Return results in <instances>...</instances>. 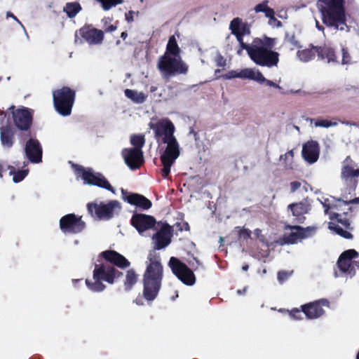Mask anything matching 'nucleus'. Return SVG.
Segmentation results:
<instances>
[{
    "instance_id": "1",
    "label": "nucleus",
    "mask_w": 359,
    "mask_h": 359,
    "mask_svg": "<svg viewBox=\"0 0 359 359\" xmlns=\"http://www.w3.org/2000/svg\"><path fill=\"white\" fill-rule=\"evenodd\" d=\"M100 255L106 262L95 264L93 275V282L88 279L86 280L87 287L90 290L97 292H102L106 288L102 281L113 284L116 278L122 276V273L117 270L114 265L125 269L130 264L125 257L114 250L104 251Z\"/></svg>"
},
{
    "instance_id": "2",
    "label": "nucleus",
    "mask_w": 359,
    "mask_h": 359,
    "mask_svg": "<svg viewBox=\"0 0 359 359\" xmlns=\"http://www.w3.org/2000/svg\"><path fill=\"white\" fill-rule=\"evenodd\" d=\"M149 127L154 132L157 141L167 144V147L161 156V161L163 166L161 170L162 176L167 178L170 168L180 156L179 144L174 136L175 126L168 118H161L156 123L150 122Z\"/></svg>"
},
{
    "instance_id": "3",
    "label": "nucleus",
    "mask_w": 359,
    "mask_h": 359,
    "mask_svg": "<svg viewBox=\"0 0 359 359\" xmlns=\"http://www.w3.org/2000/svg\"><path fill=\"white\" fill-rule=\"evenodd\" d=\"M147 268L143 275V297L148 302H153L160 291L163 276V266L159 255L155 250L149 252Z\"/></svg>"
},
{
    "instance_id": "4",
    "label": "nucleus",
    "mask_w": 359,
    "mask_h": 359,
    "mask_svg": "<svg viewBox=\"0 0 359 359\" xmlns=\"http://www.w3.org/2000/svg\"><path fill=\"white\" fill-rule=\"evenodd\" d=\"M317 6L323 23L327 27L340 30L347 27L344 0H318Z\"/></svg>"
},
{
    "instance_id": "5",
    "label": "nucleus",
    "mask_w": 359,
    "mask_h": 359,
    "mask_svg": "<svg viewBox=\"0 0 359 359\" xmlns=\"http://www.w3.org/2000/svg\"><path fill=\"white\" fill-rule=\"evenodd\" d=\"M250 58L257 65L271 68L277 66L278 53L273 51L262 40L255 39L250 44H243Z\"/></svg>"
},
{
    "instance_id": "6",
    "label": "nucleus",
    "mask_w": 359,
    "mask_h": 359,
    "mask_svg": "<svg viewBox=\"0 0 359 359\" xmlns=\"http://www.w3.org/2000/svg\"><path fill=\"white\" fill-rule=\"evenodd\" d=\"M157 67L163 78L168 79L175 75L185 74L188 66L180 55H163L158 59Z\"/></svg>"
},
{
    "instance_id": "7",
    "label": "nucleus",
    "mask_w": 359,
    "mask_h": 359,
    "mask_svg": "<svg viewBox=\"0 0 359 359\" xmlns=\"http://www.w3.org/2000/svg\"><path fill=\"white\" fill-rule=\"evenodd\" d=\"M53 104L55 110L62 116H67L71 114L74 102L75 92L68 87L53 92Z\"/></svg>"
},
{
    "instance_id": "8",
    "label": "nucleus",
    "mask_w": 359,
    "mask_h": 359,
    "mask_svg": "<svg viewBox=\"0 0 359 359\" xmlns=\"http://www.w3.org/2000/svg\"><path fill=\"white\" fill-rule=\"evenodd\" d=\"M87 208L93 217L101 220H109L119 213L121 205L118 201L112 200L107 203L104 202L88 203Z\"/></svg>"
},
{
    "instance_id": "9",
    "label": "nucleus",
    "mask_w": 359,
    "mask_h": 359,
    "mask_svg": "<svg viewBox=\"0 0 359 359\" xmlns=\"http://www.w3.org/2000/svg\"><path fill=\"white\" fill-rule=\"evenodd\" d=\"M74 171L76 177H81L83 180L84 184L97 186L115 194L114 188L111 186L107 180L101 173L95 172L91 168H85L79 165L75 166Z\"/></svg>"
},
{
    "instance_id": "10",
    "label": "nucleus",
    "mask_w": 359,
    "mask_h": 359,
    "mask_svg": "<svg viewBox=\"0 0 359 359\" xmlns=\"http://www.w3.org/2000/svg\"><path fill=\"white\" fill-rule=\"evenodd\" d=\"M169 266L172 273L185 285H193L196 278L193 271L180 259L172 257L169 261Z\"/></svg>"
},
{
    "instance_id": "11",
    "label": "nucleus",
    "mask_w": 359,
    "mask_h": 359,
    "mask_svg": "<svg viewBox=\"0 0 359 359\" xmlns=\"http://www.w3.org/2000/svg\"><path fill=\"white\" fill-rule=\"evenodd\" d=\"M358 257L355 250L344 251L339 257L337 264L341 271L352 277L355 275V268H359V262L354 260Z\"/></svg>"
},
{
    "instance_id": "12",
    "label": "nucleus",
    "mask_w": 359,
    "mask_h": 359,
    "mask_svg": "<svg viewBox=\"0 0 359 359\" xmlns=\"http://www.w3.org/2000/svg\"><path fill=\"white\" fill-rule=\"evenodd\" d=\"M12 118L15 126L23 131H27L29 130L33 121L34 111L32 109L21 107L14 109V107H12Z\"/></svg>"
},
{
    "instance_id": "13",
    "label": "nucleus",
    "mask_w": 359,
    "mask_h": 359,
    "mask_svg": "<svg viewBox=\"0 0 359 359\" xmlns=\"http://www.w3.org/2000/svg\"><path fill=\"white\" fill-rule=\"evenodd\" d=\"M60 226L65 233H78L85 229L86 224L81 217H76L74 214H69L60 219Z\"/></svg>"
},
{
    "instance_id": "14",
    "label": "nucleus",
    "mask_w": 359,
    "mask_h": 359,
    "mask_svg": "<svg viewBox=\"0 0 359 359\" xmlns=\"http://www.w3.org/2000/svg\"><path fill=\"white\" fill-rule=\"evenodd\" d=\"M130 223L140 235H144L145 231L155 226L156 220L153 216L149 215L135 213L132 216Z\"/></svg>"
},
{
    "instance_id": "15",
    "label": "nucleus",
    "mask_w": 359,
    "mask_h": 359,
    "mask_svg": "<svg viewBox=\"0 0 359 359\" xmlns=\"http://www.w3.org/2000/svg\"><path fill=\"white\" fill-rule=\"evenodd\" d=\"M122 156L127 165L132 170L138 168L144 161L143 152L139 148L124 149Z\"/></svg>"
},
{
    "instance_id": "16",
    "label": "nucleus",
    "mask_w": 359,
    "mask_h": 359,
    "mask_svg": "<svg viewBox=\"0 0 359 359\" xmlns=\"http://www.w3.org/2000/svg\"><path fill=\"white\" fill-rule=\"evenodd\" d=\"M330 219H336L337 221V224L334 222H330L329 224V228L331 230L334 231L337 234L345 238H352V234L350 232L343 229V227L348 228L350 226L349 221L346 218V215H341L339 213L333 212L331 213Z\"/></svg>"
},
{
    "instance_id": "17",
    "label": "nucleus",
    "mask_w": 359,
    "mask_h": 359,
    "mask_svg": "<svg viewBox=\"0 0 359 359\" xmlns=\"http://www.w3.org/2000/svg\"><path fill=\"white\" fill-rule=\"evenodd\" d=\"M25 154L27 158L34 163H39L42 160V147L38 140L30 138L25 144Z\"/></svg>"
},
{
    "instance_id": "18",
    "label": "nucleus",
    "mask_w": 359,
    "mask_h": 359,
    "mask_svg": "<svg viewBox=\"0 0 359 359\" xmlns=\"http://www.w3.org/2000/svg\"><path fill=\"white\" fill-rule=\"evenodd\" d=\"M172 237L170 226L168 224L162 226L161 229L154 234L152 239L155 250H161L168 246Z\"/></svg>"
},
{
    "instance_id": "19",
    "label": "nucleus",
    "mask_w": 359,
    "mask_h": 359,
    "mask_svg": "<svg viewBox=\"0 0 359 359\" xmlns=\"http://www.w3.org/2000/svg\"><path fill=\"white\" fill-rule=\"evenodd\" d=\"M352 163V160L350 156H347L344 161V165L341 168V178L347 184H350L353 187L357 184V180L355 178L359 177V169H355L350 163Z\"/></svg>"
},
{
    "instance_id": "20",
    "label": "nucleus",
    "mask_w": 359,
    "mask_h": 359,
    "mask_svg": "<svg viewBox=\"0 0 359 359\" xmlns=\"http://www.w3.org/2000/svg\"><path fill=\"white\" fill-rule=\"evenodd\" d=\"M292 232L285 236V241L289 244H294L299 241L308 238L314 233L315 229L313 227L303 228L299 226H291Z\"/></svg>"
},
{
    "instance_id": "21",
    "label": "nucleus",
    "mask_w": 359,
    "mask_h": 359,
    "mask_svg": "<svg viewBox=\"0 0 359 359\" xmlns=\"http://www.w3.org/2000/svg\"><path fill=\"white\" fill-rule=\"evenodd\" d=\"M121 193L123 194V198L125 201L131 205H135L142 210H148L152 205L151 201L142 195L138 194H129L126 196L127 191L123 189H121Z\"/></svg>"
},
{
    "instance_id": "22",
    "label": "nucleus",
    "mask_w": 359,
    "mask_h": 359,
    "mask_svg": "<svg viewBox=\"0 0 359 359\" xmlns=\"http://www.w3.org/2000/svg\"><path fill=\"white\" fill-rule=\"evenodd\" d=\"M229 29L231 31V34L235 35L237 41L243 48V44H246L243 42V36L250 34V27L247 24H243L241 20L239 18H233L229 25Z\"/></svg>"
},
{
    "instance_id": "23",
    "label": "nucleus",
    "mask_w": 359,
    "mask_h": 359,
    "mask_svg": "<svg viewBox=\"0 0 359 359\" xmlns=\"http://www.w3.org/2000/svg\"><path fill=\"white\" fill-rule=\"evenodd\" d=\"M302 156L310 164L317 161L319 157V145L317 142L310 141L303 145Z\"/></svg>"
},
{
    "instance_id": "24",
    "label": "nucleus",
    "mask_w": 359,
    "mask_h": 359,
    "mask_svg": "<svg viewBox=\"0 0 359 359\" xmlns=\"http://www.w3.org/2000/svg\"><path fill=\"white\" fill-rule=\"evenodd\" d=\"M82 38L89 44H99L103 40V32L97 29L82 27L79 30Z\"/></svg>"
},
{
    "instance_id": "25",
    "label": "nucleus",
    "mask_w": 359,
    "mask_h": 359,
    "mask_svg": "<svg viewBox=\"0 0 359 359\" xmlns=\"http://www.w3.org/2000/svg\"><path fill=\"white\" fill-rule=\"evenodd\" d=\"M0 139L4 147L11 148L13 147L15 142L14 130L10 125L1 126Z\"/></svg>"
},
{
    "instance_id": "26",
    "label": "nucleus",
    "mask_w": 359,
    "mask_h": 359,
    "mask_svg": "<svg viewBox=\"0 0 359 359\" xmlns=\"http://www.w3.org/2000/svg\"><path fill=\"white\" fill-rule=\"evenodd\" d=\"M302 309L308 319L318 318L324 313L323 309L319 305L318 302L303 305L302 306Z\"/></svg>"
},
{
    "instance_id": "27",
    "label": "nucleus",
    "mask_w": 359,
    "mask_h": 359,
    "mask_svg": "<svg viewBox=\"0 0 359 359\" xmlns=\"http://www.w3.org/2000/svg\"><path fill=\"white\" fill-rule=\"evenodd\" d=\"M251 80H253L259 84H264L266 86L278 89L280 94L287 93V92H285V90L278 84L274 83L271 80L266 79L264 76V75L258 69L255 68H253Z\"/></svg>"
},
{
    "instance_id": "28",
    "label": "nucleus",
    "mask_w": 359,
    "mask_h": 359,
    "mask_svg": "<svg viewBox=\"0 0 359 359\" xmlns=\"http://www.w3.org/2000/svg\"><path fill=\"white\" fill-rule=\"evenodd\" d=\"M318 53V46L310 45L309 47L299 50L297 57L302 62H308L313 60Z\"/></svg>"
},
{
    "instance_id": "29",
    "label": "nucleus",
    "mask_w": 359,
    "mask_h": 359,
    "mask_svg": "<svg viewBox=\"0 0 359 359\" xmlns=\"http://www.w3.org/2000/svg\"><path fill=\"white\" fill-rule=\"evenodd\" d=\"M253 68H245L241 71L232 70L223 75L225 79H231L235 78L247 79L251 80Z\"/></svg>"
},
{
    "instance_id": "30",
    "label": "nucleus",
    "mask_w": 359,
    "mask_h": 359,
    "mask_svg": "<svg viewBox=\"0 0 359 359\" xmlns=\"http://www.w3.org/2000/svg\"><path fill=\"white\" fill-rule=\"evenodd\" d=\"M124 94L127 98L130 99L135 104H138L144 103L147 98V95L135 90L126 89Z\"/></svg>"
},
{
    "instance_id": "31",
    "label": "nucleus",
    "mask_w": 359,
    "mask_h": 359,
    "mask_svg": "<svg viewBox=\"0 0 359 359\" xmlns=\"http://www.w3.org/2000/svg\"><path fill=\"white\" fill-rule=\"evenodd\" d=\"M318 57L321 60H327V62H335L336 56L332 48L327 46H318Z\"/></svg>"
},
{
    "instance_id": "32",
    "label": "nucleus",
    "mask_w": 359,
    "mask_h": 359,
    "mask_svg": "<svg viewBox=\"0 0 359 359\" xmlns=\"http://www.w3.org/2000/svg\"><path fill=\"white\" fill-rule=\"evenodd\" d=\"M307 121H309L311 123H313L314 126L316 128H328L330 127L337 126L338 125L337 119L333 118L331 120L328 119H313L311 118H307Z\"/></svg>"
},
{
    "instance_id": "33",
    "label": "nucleus",
    "mask_w": 359,
    "mask_h": 359,
    "mask_svg": "<svg viewBox=\"0 0 359 359\" xmlns=\"http://www.w3.org/2000/svg\"><path fill=\"white\" fill-rule=\"evenodd\" d=\"M180 49L177 45V40L175 39V36L174 35L171 36L169 38L167 46H166V50L164 53V55H180Z\"/></svg>"
},
{
    "instance_id": "34",
    "label": "nucleus",
    "mask_w": 359,
    "mask_h": 359,
    "mask_svg": "<svg viewBox=\"0 0 359 359\" xmlns=\"http://www.w3.org/2000/svg\"><path fill=\"white\" fill-rule=\"evenodd\" d=\"M137 278L138 276L133 269H130L127 271L124 281V288L126 291L128 292L132 289L133 285L137 283Z\"/></svg>"
},
{
    "instance_id": "35",
    "label": "nucleus",
    "mask_w": 359,
    "mask_h": 359,
    "mask_svg": "<svg viewBox=\"0 0 359 359\" xmlns=\"http://www.w3.org/2000/svg\"><path fill=\"white\" fill-rule=\"evenodd\" d=\"M7 170H9L8 175H13V180L14 182L18 183L21 182L28 174V169H23L15 172V168L13 166L8 165Z\"/></svg>"
},
{
    "instance_id": "36",
    "label": "nucleus",
    "mask_w": 359,
    "mask_h": 359,
    "mask_svg": "<svg viewBox=\"0 0 359 359\" xmlns=\"http://www.w3.org/2000/svg\"><path fill=\"white\" fill-rule=\"evenodd\" d=\"M289 208L291 210L292 215L297 217L303 215L308 211L307 205L302 202L290 204Z\"/></svg>"
},
{
    "instance_id": "37",
    "label": "nucleus",
    "mask_w": 359,
    "mask_h": 359,
    "mask_svg": "<svg viewBox=\"0 0 359 359\" xmlns=\"http://www.w3.org/2000/svg\"><path fill=\"white\" fill-rule=\"evenodd\" d=\"M81 7L77 2L67 3L64 8V11L69 18H74L81 11Z\"/></svg>"
},
{
    "instance_id": "38",
    "label": "nucleus",
    "mask_w": 359,
    "mask_h": 359,
    "mask_svg": "<svg viewBox=\"0 0 359 359\" xmlns=\"http://www.w3.org/2000/svg\"><path fill=\"white\" fill-rule=\"evenodd\" d=\"M269 1L264 0L262 3L258 4L254 8V11L257 13H264L265 16L269 15V13L273 10L271 8L269 7Z\"/></svg>"
},
{
    "instance_id": "39",
    "label": "nucleus",
    "mask_w": 359,
    "mask_h": 359,
    "mask_svg": "<svg viewBox=\"0 0 359 359\" xmlns=\"http://www.w3.org/2000/svg\"><path fill=\"white\" fill-rule=\"evenodd\" d=\"M101 4L104 11H109L111 8L123 3V0H96Z\"/></svg>"
},
{
    "instance_id": "40",
    "label": "nucleus",
    "mask_w": 359,
    "mask_h": 359,
    "mask_svg": "<svg viewBox=\"0 0 359 359\" xmlns=\"http://www.w3.org/2000/svg\"><path fill=\"white\" fill-rule=\"evenodd\" d=\"M130 142L135 147L134 148H139L142 149L144 146L145 140L142 135H134L130 137Z\"/></svg>"
},
{
    "instance_id": "41",
    "label": "nucleus",
    "mask_w": 359,
    "mask_h": 359,
    "mask_svg": "<svg viewBox=\"0 0 359 359\" xmlns=\"http://www.w3.org/2000/svg\"><path fill=\"white\" fill-rule=\"evenodd\" d=\"M294 152L293 150H290L283 155L280 156V161H284L285 167L287 168H292V164L293 161Z\"/></svg>"
},
{
    "instance_id": "42",
    "label": "nucleus",
    "mask_w": 359,
    "mask_h": 359,
    "mask_svg": "<svg viewBox=\"0 0 359 359\" xmlns=\"http://www.w3.org/2000/svg\"><path fill=\"white\" fill-rule=\"evenodd\" d=\"M269 18V25L273 27H280L282 26V23L280 21L278 20L275 17V11L272 10L269 15L265 16Z\"/></svg>"
},
{
    "instance_id": "43",
    "label": "nucleus",
    "mask_w": 359,
    "mask_h": 359,
    "mask_svg": "<svg viewBox=\"0 0 359 359\" xmlns=\"http://www.w3.org/2000/svg\"><path fill=\"white\" fill-rule=\"evenodd\" d=\"M214 60L216 65L219 67H224L226 65V59L219 52H217Z\"/></svg>"
},
{
    "instance_id": "44",
    "label": "nucleus",
    "mask_w": 359,
    "mask_h": 359,
    "mask_svg": "<svg viewBox=\"0 0 359 359\" xmlns=\"http://www.w3.org/2000/svg\"><path fill=\"white\" fill-rule=\"evenodd\" d=\"M341 54H342L341 64L342 65L350 64L351 62V57L348 52L347 48H342Z\"/></svg>"
},
{
    "instance_id": "45",
    "label": "nucleus",
    "mask_w": 359,
    "mask_h": 359,
    "mask_svg": "<svg viewBox=\"0 0 359 359\" xmlns=\"http://www.w3.org/2000/svg\"><path fill=\"white\" fill-rule=\"evenodd\" d=\"M292 274V272L281 271L278 273V280L279 283H283Z\"/></svg>"
},
{
    "instance_id": "46",
    "label": "nucleus",
    "mask_w": 359,
    "mask_h": 359,
    "mask_svg": "<svg viewBox=\"0 0 359 359\" xmlns=\"http://www.w3.org/2000/svg\"><path fill=\"white\" fill-rule=\"evenodd\" d=\"M238 229H239L238 230V235L241 238H243L244 239H248V238H250V236H251V231L248 229H245V228H239V227H237Z\"/></svg>"
},
{
    "instance_id": "47",
    "label": "nucleus",
    "mask_w": 359,
    "mask_h": 359,
    "mask_svg": "<svg viewBox=\"0 0 359 359\" xmlns=\"http://www.w3.org/2000/svg\"><path fill=\"white\" fill-rule=\"evenodd\" d=\"M286 40L292 46V48L300 47L299 42L297 40L294 35H287Z\"/></svg>"
},
{
    "instance_id": "48",
    "label": "nucleus",
    "mask_w": 359,
    "mask_h": 359,
    "mask_svg": "<svg viewBox=\"0 0 359 359\" xmlns=\"http://www.w3.org/2000/svg\"><path fill=\"white\" fill-rule=\"evenodd\" d=\"M290 316L293 319L299 320L302 319V313L300 310L294 309L290 311Z\"/></svg>"
},
{
    "instance_id": "49",
    "label": "nucleus",
    "mask_w": 359,
    "mask_h": 359,
    "mask_svg": "<svg viewBox=\"0 0 359 359\" xmlns=\"http://www.w3.org/2000/svg\"><path fill=\"white\" fill-rule=\"evenodd\" d=\"M290 186L291 192L294 193L301 187V182L298 181H293L290 182Z\"/></svg>"
},
{
    "instance_id": "50",
    "label": "nucleus",
    "mask_w": 359,
    "mask_h": 359,
    "mask_svg": "<svg viewBox=\"0 0 359 359\" xmlns=\"http://www.w3.org/2000/svg\"><path fill=\"white\" fill-rule=\"evenodd\" d=\"M322 204L325 208V214H327L328 213V210L330 209H332V206L329 203V199H325L324 201V202H322Z\"/></svg>"
},
{
    "instance_id": "51",
    "label": "nucleus",
    "mask_w": 359,
    "mask_h": 359,
    "mask_svg": "<svg viewBox=\"0 0 359 359\" xmlns=\"http://www.w3.org/2000/svg\"><path fill=\"white\" fill-rule=\"evenodd\" d=\"M7 17H11L13 18L15 21H17L20 25V26L22 27V29H24L27 36L28 37V34H27L26 32V30H25V28L24 27V25L21 23V22L16 18V16H15L11 12H8L7 14H6Z\"/></svg>"
},
{
    "instance_id": "52",
    "label": "nucleus",
    "mask_w": 359,
    "mask_h": 359,
    "mask_svg": "<svg viewBox=\"0 0 359 359\" xmlns=\"http://www.w3.org/2000/svg\"><path fill=\"white\" fill-rule=\"evenodd\" d=\"M135 14L134 11H129L128 13H126V20L128 22H131L133 21V15Z\"/></svg>"
},
{
    "instance_id": "53",
    "label": "nucleus",
    "mask_w": 359,
    "mask_h": 359,
    "mask_svg": "<svg viewBox=\"0 0 359 359\" xmlns=\"http://www.w3.org/2000/svg\"><path fill=\"white\" fill-rule=\"evenodd\" d=\"M189 264L194 269L196 270L199 265V262L195 257H194L192 261L189 262Z\"/></svg>"
},
{
    "instance_id": "54",
    "label": "nucleus",
    "mask_w": 359,
    "mask_h": 359,
    "mask_svg": "<svg viewBox=\"0 0 359 359\" xmlns=\"http://www.w3.org/2000/svg\"><path fill=\"white\" fill-rule=\"evenodd\" d=\"M317 302H319V305H320L321 307L322 306H329V302L325 299H322Z\"/></svg>"
},
{
    "instance_id": "55",
    "label": "nucleus",
    "mask_w": 359,
    "mask_h": 359,
    "mask_svg": "<svg viewBox=\"0 0 359 359\" xmlns=\"http://www.w3.org/2000/svg\"><path fill=\"white\" fill-rule=\"evenodd\" d=\"M189 135H193V137H194L195 140H198L197 133L195 132L194 130L192 128H191L190 130H189Z\"/></svg>"
},
{
    "instance_id": "56",
    "label": "nucleus",
    "mask_w": 359,
    "mask_h": 359,
    "mask_svg": "<svg viewBox=\"0 0 359 359\" xmlns=\"http://www.w3.org/2000/svg\"><path fill=\"white\" fill-rule=\"evenodd\" d=\"M316 27L319 31H323L324 27L320 24V22L316 20Z\"/></svg>"
},
{
    "instance_id": "57",
    "label": "nucleus",
    "mask_w": 359,
    "mask_h": 359,
    "mask_svg": "<svg viewBox=\"0 0 359 359\" xmlns=\"http://www.w3.org/2000/svg\"><path fill=\"white\" fill-rule=\"evenodd\" d=\"M6 172L5 170H4V164L0 162V177H3L4 173Z\"/></svg>"
},
{
    "instance_id": "58",
    "label": "nucleus",
    "mask_w": 359,
    "mask_h": 359,
    "mask_svg": "<svg viewBox=\"0 0 359 359\" xmlns=\"http://www.w3.org/2000/svg\"><path fill=\"white\" fill-rule=\"evenodd\" d=\"M285 92H287V93H286L285 95H287V94H297V93H301V90H285Z\"/></svg>"
},
{
    "instance_id": "59",
    "label": "nucleus",
    "mask_w": 359,
    "mask_h": 359,
    "mask_svg": "<svg viewBox=\"0 0 359 359\" xmlns=\"http://www.w3.org/2000/svg\"><path fill=\"white\" fill-rule=\"evenodd\" d=\"M116 29V27L114 26V25H110L109 27H108L107 29H106V32H113V31H115Z\"/></svg>"
},
{
    "instance_id": "60",
    "label": "nucleus",
    "mask_w": 359,
    "mask_h": 359,
    "mask_svg": "<svg viewBox=\"0 0 359 359\" xmlns=\"http://www.w3.org/2000/svg\"><path fill=\"white\" fill-rule=\"evenodd\" d=\"M261 230L259 229H256L253 233L254 235L257 237V238H259L260 236H261Z\"/></svg>"
},
{
    "instance_id": "61",
    "label": "nucleus",
    "mask_w": 359,
    "mask_h": 359,
    "mask_svg": "<svg viewBox=\"0 0 359 359\" xmlns=\"http://www.w3.org/2000/svg\"><path fill=\"white\" fill-rule=\"evenodd\" d=\"M245 290H246V288H244L243 290H238L237 291V293H238V294H244V293L245 292Z\"/></svg>"
},
{
    "instance_id": "62",
    "label": "nucleus",
    "mask_w": 359,
    "mask_h": 359,
    "mask_svg": "<svg viewBox=\"0 0 359 359\" xmlns=\"http://www.w3.org/2000/svg\"><path fill=\"white\" fill-rule=\"evenodd\" d=\"M156 90H157V88H156V86H151V87H150V92H151V93H154V92H155Z\"/></svg>"
},
{
    "instance_id": "63",
    "label": "nucleus",
    "mask_w": 359,
    "mask_h": 359,
    "mask_svg": "<svg viewBox=\"0 0 359 359\" xmlns=\"http://www.w3.org/2000/svg\"><path fill=\"white\" fill-rule=\"evenodd\" d=\"M127 36H128V34H127V33H126V32H122V34H121V38H122L123 39H125L127 37Z\"/></svg>"
},
{
    "instance_id": "64",
    "label": "nucleus",
    "mask_w": 359,
    "mask_h": 359,
    "mask_svg": "<svg viewBox=\"0 0 359 359\" xmlns=\"http://www.w3.org/2000/svg\"><path fill=\"white\" fill-rule=\"evenodd\" d=\"M248 268H249L248 265V264H245V265L243 266L242 269L243 271H247L248 269Z\"/></svg>"
}]
</instances>
